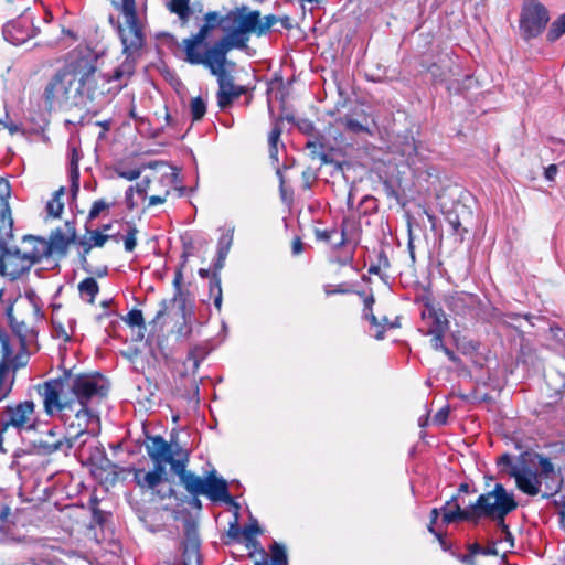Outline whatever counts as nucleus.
<instances>
[{
    "label": "nucleus",
    "instance_id": "f257e3e1",
    "mask_svg": "<svg viewBox=\"0 0 565 565\" xmlns=\"http://www.w3.org/2000/svg\"><path fill=\"white\" fill-rule=\"evenodd\" d=\"M96 72L90 53L73 54L65 66L47 83L44 97L51 107L76 106L86 96L90 98Z\"/></svg>",
    "mask_w": 565,
    "mask_h": 565
},
{
    "label": "nucleus",
    "instance_id": "f03ea898",
    "mask_svg": "<svg viewBox=\"0 0 565 565\" xmlns=\"http://www.w3.org/2000/svg\"><path fill=\"white\" fill-rule=\"evenodd\" d=\"M113 4L120 12V17L115 21L114 17L110 15L109 22L116 26L126 58L114 70L108 77V82H118L116 88L120 90L127 85L128 79L135 72L134 54L145 44L147 13L145 7H137L136 0H119L114 1Z\"/></svg>",
    "mask_w": 565,
    "mask_h": 565
},
{
    "label": "nucleus",
    "instance_id": "7ed1b4c3",
    "mask_svg": "<svg viewBox=\"0 0 565 565\" xmlns=\"http://www.w3.org/2000/svg\"><path fill=\"white\" fill-rule=\"evenodd\" d=\"M518 508V501L512 492H508L502 483H497L491 491L481 493L475 503L462 509L456 505L454 511L445 513L441 519L444 524L455 522H469L478 525L482 519H488L497 523L498 527L507 535L512 537L509 525L505 523V516Z\"/></svg>",
    "mask_w": 565,
    "mask_h": 565
},
{
    "label": "nucleus",
    "instance_id": "20e7f679",
    "mask_svg": "<svg viewBox=\"0 0 565 565\" xmlns=\"http://www.w3.org/2000/svg\"><path fill=\"white\" fill-rule=\"evenodd\" d=\"M109 388L108 379L99 372L74 373L72 370H64L61 376L39 385V393H49L53 390L61 398L89 405L105 398Z\"/></svg>",
    "mask_w": 565,
    "mask_h": 565
},
{
    "label": "nucleus",
    "instance_id": "39448f33",
    "mask_svg": "<svg viewBox=\"0 0 565 565\" xmlns=\"http://www.w3.org/2000/svg\"><path fill=\"white\" fill-rule=\"evenodd\" d=\"M44 398V409L46 414L53 416L55 413L66 428V436L72 439L73 445L84 435H93L88 427L92 422L99 423L97 413L89 405L81 404L78 401L64 399L51 390L49 393H40Z\"/></svg>",
    "mask_w": 565,
    "mask_h": 565
},
{
    "label": "nucleus",
    "instance_id": "423d86ee",
    "mask_svg": "<svg viewBox=\"0 0 565 565\" xmlns=\"http://www.w3.org/2000/svg\"><path fill=\"white\" fill-rule=\"evenodd\" d=\"M258 11L246 7L230 11L224 17L223 31L225 35L215 42L214 53L226 55L233 49H245L249 34L257 33Z\"/></svg>",
    "mask_w": 565,
    "mask_h": 565
},
{
    "label": "nucleus",
    "instance_id": "0eeeda50",
    "mask_svg": "<svg viewBox=\"0 0 565 565\" xmlns=\"http://www.w3.org/2000/svg\"><path fill=\"white\" fill-rule=\"evenodd\" d=\"M67 250L32 249L30 253H22L21 249H0V275L14 281L43 258L62 259L66 257Z\"/></svg>",
    "mask_w": 565,
    "mask_h": 565
},
{
    "label": "nucleus",
    "instance_id": "6e6552de",
    "mask_svg": "<svg viewBox=\"0 0 565 565\" xmlns=\"http://www.w3.org/2000/svg\"><path fill=\"white\" fill-rule=\"evenodd\" d=\"M224 25V17H221L216 11H210L204 15V23L198 33L186 38L182 41V49L185 54L184 61L190 64L199 65L211 61L213 56V45H207L206 39L211 32L217 26Z\"/></svg>",
    "mask_w": 565,
    "mask_h": 565
},
{
    "label": "nucleus",
    "instance_id": "1a4fd4ad",
    "mask_svg": "<svg viewBox=\"0 0 565 565\" xmlns=\"http://www.w3.org/2000/svg\"><path fill=\"white\" fill-rule=\"evenodd\" d=\"M180 483L190 495H204L212 502L232 501L227 481L214 468L204 477L191 471Z\"/></svg>",
    "mask_w": 565,
    "mask_h": 565
},
{
    "label": "nucleus",
    "instance_id": "9d476101",
    "mask_svg": "<svg viewBox=\"0 0 565 565\" xmlns=\"http://www.w3.org/2000/svg\"><path fill=\"white\" fill-rule=\"evenodd\" d=\"M225 63L226 55L213 52L211 61L201 64L209 68L211 74L217 77V103L222 109L230 106L235 98L244 93V87L235 85L233 77L226 73Z\"/></svg>",
    "mask_w": 565,
    "mask_h": 565
},
{
    "label": "nucleus",
    "instance_id": "9b49d317",
    "mask_svg": "<svg viewBox=\"0 0 565 565\" xmlns=\"http://www.w3.org/2000/svg\"><path fill=\"white\" fill-rule=\"evenodd\" d=\"M230 249H204L202 263L210 260L207 267H201L198 274L201 278H209L210 296L214 298V306L220 311L222 308L223 292L221 287V270L225 266Z\"/></svg>",
    "mask_w": 565,
    "mask_h": 565
},
{
    "label": "nucleus",
    "instance_id": "f8f14e48",
    "mask_svg": "<svg viewBox=\"0 0 565 565\" xmlns=\"http://www.w3.org/2000/svg\"><path fill=\"white\" fill-rule=\"evenodd\" d=\"M550 13L537 0H524L520 14V31L524 40L537 38L546 28Z\"/></svg>",
    "mask_w": 565,
    "mask_h": 565
},
{
    "label": "nucleus",
    "instance_id": "ddd939ff",
    "mask_svg": "<svg viewBox=\"0 0 565 565\" xmlns=\"http://www.w3.org/2000/svg\"><path fill=\"white\" fill-rule=\"evenodd\" d=\"M90 241L96 247H100L107 243L119 244L121 241L124 247L130 248L137 245L136 230L126 225L122 231H113V225H105L103 230L90 232Z\"/></svg>",
    "mask_w": 565,
    "mask_h": 565
},
{
    "label": "nucleus",
    "instance_id": "4468645a",
    "mask_svg": "<svg viewBox=\"0 0 565 565\" xmlns=\"http://www.w3.org/2000/svg\"><path fill=\"white\" fill-rule=\"evenodd\" d=\"M184 540L182 542V562L183 565H192L194 562L200 565V536L198 523L190 515L183 520Z\"/></svg>",
    "mask_w": 565,
    "mask_h": 565
},
{
    "label": "nucleus",
    "instance_id": "2eb2a0df",
    "mask_svg": "<svg viewBox=\"0 0 565 565\" xmlns=\"http://www.w3.org/2000/svg\"><path fill=\"white\" fill-rule=\"evenodd\" d=\"M177 305L179 313L181 318L183 319V322L177 328V334L180 338L188 339L192 334V319H193V310L192 308H188V295H184V307L181 306L180 300H173V297L169 300L163 299L160 302V309L158 310L157 315L150 321V324H157L167 313L170 305Z\"/></svg>",
    "mask_w": 565,
    "mask_h": 565
},
{
    "label": "nucleus",
    "instance_id": "dca6fc26",
    "mask_svg": "<svg viewBox=\"0 0 565 565\" xmlns=\"http://www.w3.org/2000/svg\"><path fill=\"white\" fill-rule=\"evenodd\" d=\"M34 403L32 401L20 402L14 406H7L1 417L2 430L9 427L23 429L29 422L30 416L34 413Z\"/></svg>",
    "mask_w": 565,
    "mask_h": 565
},
{
    "label": "nucleus",
    "instance_id": "f3484780",
    "mask_svg": "<svg viewBox=\"0 0 565 565\" xmlns=\"http://www.w3.org/2000/svg\"><path fill=\"white\" fill-rule=\"evenodd\" d=\"M146 451L151 461H168L172 456H179L181 446L178 443L167 441L162 436H151L146 434Z\"/></svg>",
    "mask_w": 565,
    "mask_h": 565
},
{
    "label": "nucleus",
    "instance_id": "a211bd4d",
    "mask_svg": "<svg viewBox=\"0 0 565 565\" xmlns=\"http://www.w3.org/2000/svg\"><path fill=\"white\" fill-rule=\"evenodd\" d=\"M20 297L8 300V305L4 309V315L8 320V324L12 333L19 339L22 349L26 348V342L30 337H36V331L31 328L23 318L15 315V306L19 302Z\"/></svg>",
    "mask_w": 565,
    "mask_h": 565
},
{
    "label": "nucleus",
    "instance_id": "6ab92c4d",
    "mask_svg": "<svg viewBox=\"0 0 565 565\" xmlns=\"http://www.w3.org/2000/svg\"><path fill=\"white\" fill-rule=\"evenodd\" d=\"M10 196L9 184L0 186V247H9L13 242V218L8 202Z\"/></svg>",
    "mask_w": 565,
    "mask_h": 565
},
{
    "label": "nucleus",
    "instance_id": "aec40b11",
    "mask_svg": "<svg viewBox=\"0 0 565 565\" xmlns=\"http://www.w3.org/2000/svg\"><path fill=\"white\" fill-rule=\"evenodd\" d=\"M74 227L70 223H65L63 227L56 228L52 232L49 242L38 236L24 235L22 243L41 244L44 245V247H67L74 241Z\"/></svg>",
    "mask_w": 565,
    "mask_h": 565
},
{
    "label": "nucleus",
    "instance_id": "412c9836",
    "mask_svg": "<svg viewBox=\"0 0 565 565\" xmlns=\"http://www.w3.org/2000/svg\"><path fill=\"white\" fill-rule=\"evenodd\" d=\"M479 298L475 294L454 291L445 297L446 307L457 316H466L476 308Z\"/></svg>",
    "mask_w": 565,
    "mask_h": 565
},
{
    "label": "nucleus",
    "instance_id": "4be33fe9",
    "mask_svg": "<svg viewBox=\"0 0 565 565\" xmlns=\"http://www.w3.org/2000/svg\"><path fill=\"white\" fill-rule=\"evenodd\" d=\"M422 319L428 323L426 334L445 333L449 328V321L447 320L444 310L441 308H437L429 300L425 302Z\"/></svg>",
    "mask_w": 565,
    "mask_h": 565
},
{
    "label": "nucleus",
    "instance_id": "5701e85b",
    "mask_svg": "<svg viewBox=\"0 0 565 565\" xmlns=\"http://www.w3.org/2000/svg\"><path fill=\"white\" fill-rule=\"evenodd\" d=\"M507 475L515 479L518 489L524 494L534 497L540 493V482L534 470L513 468L507 471Z\"/></svg>",
    "mask_w": 565,
    "mask_h": 565
},
{
    "label": "nucleus",
    "instance_id": "b1692460",
    "mask_svg": "<svg viewBox=\"0 0 565 565\" xmlns=\"http://www.w3.org/2000/svg\"><path fill=\"white\" fill-rule=\"evenodd\" d=\"M33 446L36 449V452L43 456H49L56 451H63L67 455L68 451L74 447L72 439H70L67 436L54 441H51V439L41 438L34 440Z\"/></svg>",
    "mask_w": 565,
    "mask_h": 565
},
{
    "label": "nucleus",
    "instance_id": "393cba45",
    "mask_svg": "<svg viewBox=\"0 0 565 565\" xmlns=\"http://www.w3.org/2000/svg\"><path fill=\"white\" fill-rule=\"evenodd\" d=\"M540 482V493L542 499H551L555 497L562 489L564 477L559 473L537 475Z\"/></svg>",
    "mask_w": 565,
    "mask_h": 565
},
{
    "label": "nucleus",
    "instance_id": "a878e982",
    "mask_svg": "<svg viewBox=\"0 0 565 565\" xmlns=\"http://www.w3.org/2000/svg\"><path fill=\"white\" fill-rule=\"evenodd\" d=\"M192 255L189 249H183V253L180 256V264L175 269L174 273V279H173V287H174V295L173 300H180L182 303L181 306L184 307V295H188L189 292L182 290V279H183V268L185 267L189 257Z\"/></svg>",
    "mask_w": 565,
    "mask_h": 565
},
{
    "label": "nucleus",
    "instance_id": "bb28decb",
    "mask_svg": "<svg viewBox=\"0 0 565 565\" xmlns=\"http://www.w3.org/2000/svg\"><path fill=\"white\" fill-rule=\"evenodd\" d=\"M354 249H330L328 260L331 265L349 267L351 270L358 269L353 266Z\"/></svg>",
    "mask_w": 565,
    "mask_h": 565
},
{
    "label": "nucleus",
    "instance_id": "cd10ccee",
    "mask_svg": "<svg viewBox=\"0 0 565 565\" xmlns=\"http://www.w3.org/2000/svg\"><path fill=\"white\" fill-rule=\"evenodd\" d=\"M168 463L170 465L171 471L178 476L180 482L191 472V470H188L189 452L182 447L180 455L172 456V459Z\"/></svg>",
    "mask_w": 565,
    "mask_h": 565
},
{
    "label": "nucleus",
    "instance_id": "c85d7f7f",
    "mask_svg": "<svg viewBox=\"0 0 565 565\" xmlns=\"http://www.w3.org/2000/svg\"><path fill=\"white\" fill-rule=\"evenodd\" d=\"M135 482L145 489L154 490L161 482H164L161 478H159L152 471L145 472L141 469H137L135 471Z\"/></svg>",
    "mask_w": 565,
    "mask_h": 565
},
{
    "label": "nucleus",
    "instance_id": "c756f323",
    "mask_svg": "<svg viewBox=\"0 0 565 565\" xmlns=\"http://www.w3.org/2000/svg\"><path fill=\"white\" fill-rule=\"evenodd\" d=\"M78 291L83 299L89 303H94L95 298L99 292V286L95 278L87 277L78 284Z\"/></svg>",
    "mask_w": 565,
    "mask_h": 565
},
{
    "label": "nucleus",
    "instance_id": "7c9ffc66",
    "mask_svg": "<svg viewBox=\"0 0 565 565\" xmlns=\"http://www.w3.org/2000/svg\"><path fill=\"white\" fill-rule=\"evenodd\" d=\"M249 521H250L249 524H247L243 527V536L246 541L247 547H249V546L256 547V546H259L260 543L254 536L262 534L263 530L260 529L258 521L255 518H253L252 515L249 516Z\"/></svg>",
    "mask_w": 565,
    "mask_h": 565
},
{
    "label": "nucleus",
    "instance_id": "2f4dec72",
    "mask_svg": "<svg viewBox=\"0 0 565 565\" xmlns=\"http://www.w3.org/2000/svg\"><path fill=\"white\" fill-rule=\"evenodd\" d=\"M1 353L2 359L0 361V392H3L6 388L2 387V383L12 362L13 350L10 342L3 341V343L1 344Z\"/></svg>",
    "mask_w": 565,
    "mask_h": 565
},
{
    "label": "nucleus",
    "instance_id": "473e14b6",
    "mask_svg": "<svg viewBox=\"0 0 565 565\" xmlns=\"http://www.w3.org/2000/svg\"><path fill=\"white\" fill-rule=\"evenodd\" d=\"M189 2L190 0H170L168 3V9L175 13L183 24L189 21L191 14Z\"/></svg>",
    "mask_w": 565,
    "mask_h": 565
},
{
    "label": "nucleus",
    "instance_id": "72a5a7b5",
    "mask_svg": "<svg viewBox=\"0 0 565 565\" xmlns=\"http://www.w3.org/2000/svg\"><path fill=\"white\" fill-rule=\"evenodd\" d=\"M122 320L129 326V327H138L140 330L138 339L143 338V331H146V321L143 318V313L140 309H132L130 310L126 317L122 318Z\"/></svg>",
    "mask_w": 565,
    "mask_h": 565
},
{
    "label": "nucleus",
    "instance_id": "f704fd0d",
    "mask_svg": "<svg viewBox=\"0 0 565 565\" xmlns=\"http://www.w3.org/2000/svg\"><path fill=\"white\" fill-rule=\"evenodd\" d=\"M92 249H83V253L79 254V259H81V265H82V268L90 274V275H95L97 277H104L108 274V267L106 265H102V266H93L88 260H87V254L90 252Z\"/></svg>",
    "mask_w": 565,
    "mask_h": 565
},
{
    "label": "nucleus",
    "instance_id": "c9c22d12",
    "mask_svg": "<svg viewBox=\"0 0 565 565\" xmlns=\"http://www.w3.org/2000/svg\"><path fill=\"white\" fill-rule=\"evenodd\" d=\"M565 34V13L554 20L546 33V40L551 43L557 41Z\"/></svg>",
    "mask_w": 565,
    "mask_h": 565
},
{
    "label": "nucleus",
    "instance_id": "e433bc0d",
    "mask_svg": "<svg viewBox=\"0 0 565 565\" xmlns=\"http://www.w3.org/2000/svg\"><path fill=\"white\" fill-rule=\"evenodd\" d=\"M269 551L271 553L269 565H288V556L284 545L274 542L269 546Z\"/></svg>",
    "mask_w": 565,
    "mask_h": 565
},
{
    "label": "nucleus",
    "instance_id": "4c0bfd02",
    "mask_svg": "<svg viewBox=\"0 0 565 565\" xmlns=\"http://www.w3.org/2000/svg\"><path fill=\"white\" fill-rule=\"evenodd\" d=\"M534 457L537 459V470H534L536 475H548V473H559L561 470H556L554 463L551 459L542 454H534Z\"/></svg>",
    "mask_w": 565,
    "mask_h": 565
},
{
    "label": "nucleus",
    "instance_id": "58836bf2",
    "mask_svg": "<svg viewBox=\"0 0 565 565\" xmlns=\"http://www.w3.org/2000/svg\"><path fill=\"white\" fill-rule=\"evenodd\" d=\"M64 194L63 188L55 192L54 198L47 202L46 210L47 213L53 217H58L63 210L64 204L61 201V196Z\"/></svg>",
    "mask_w": 565,
    "mask_h": 565
},
{
    "label": "nucleus",
    "instance_id": "ea45409f",
    "mask_svg": "<svg viewBox=\"0 0 565 565\" xmlns=\"http://www.w3.org/2000/svg\"><path fill=\"white\" fill-rule=\"evenodd\" d=\"M190 110L193 120H200L206 113V102L202 97L192 98Z\"/></svg>",
    "mask_w": 565,
    "mask_h": 565
},
{
    "label": "nucleus",
    "instance_id": "a19ab883",
    "mask_svg": "<svg viewBox=\"0 0 565 565\" xmlns=\"http://www.w3.org/2000/svg\"><path fill=\"white\" fill-rule=\"evenodd\" d=\"M323 290L326 296L330 297L333 295H347V294H353V285L349 282H341L337 285L334 288L332 285L328 284L323 286Z\"/></svg>",
    "mask_w": 565,
    "mask_h": 565
},
{
    "label": "nucleus",
    "instance_id": "79ce46f5",
    "mask_svg": "<svg viewBox=\"0 0 565 565\" xmlns=\"http://www.w3.org/2000/svg\"><path fill=\"white\" fill-rule=\"evenodd\" d=\"M110 206L111 203L104 199L95 201L89 210L88 218L93 221L99 217L102 214H106Z\"/></svg>",
    "mask_w": 565,
    "mask_h": 565
},
{
    "label": "nucleus",
    "instance_id": "37998d69",
    "mask_svg": "<svg viewBox=\"0 0 565 565\" xmlns=\"http://www.w3.org/2000/svg\"><path fill=\"white\" fill-rule=\"evenodd\" d=\"M226 535L232 541L241 542L243 527L239 526V513L237 511H234V520L230 523Z\"/></svg>",
    "mask_w": 565,
    "mask_h": 565
},
{
    "label": "nucleus",
    "instance_id": "c03bdc74",
    "mask_svg": "<svg viewBox=\"0 0 565 565\" xmlns=\"http://www.w3.org/2000/svg\"><path fill=\"white\" fill-rule=\"evenodd\" d=\"M468 551L471 554H481L484 556H498V550L495 548V543L493 542L491 546L483 547L479 543H473L468 545Z\"/></svg>",
    "mask_w": 565,
    "mask_h": 565
},
{
    "label": "nucleus",
    "instance_id": "a18cd8bd",
    "mask_svg": "<svg viewBox=\"0 0 565 565\" xmlns=\"http://www.w3.org/2000/svg\"><path fill=\"white\" fill-rule=\"evenodd\" d=\"M497 466L499 467V470L501 473L507 475V471L513 468H519L514 462L513 458L510 454L505 452L498 457L497 459Z\"/></svg>",
    "mask_w": 565,
    "mask_h": 565
},
{
    "label": "nucleus",
    "instance_id": "49530a36",
    "mask_svg": "<svg viewBox=\"0 0 565 565\" xmlns=\"http://www.w3.org/2000/svg\"><path fill=\"white\" fill-rule=\"evenodd\" d=\"M277 19L275 15H266L263 20L260 19V14L258 13V22H257V34L262 35L266 33L275 23Z\"/></svg>",
    "mask_w": 565,
    "mask_h": 565
},
{
    "label": "nucleus",
    "instance_id": "de8ad7c7",
    "mask_svg": "<svg viewBox=\"0 0 565 565\" xmlns=\"http://www.w3.org/2000/svg\"><path fill=\"white\" fill-rule=\"evenodd\" d=\"M109 516L110 513L103 511L102 509H94V511L92 512V523L103 527Z\"/></svg>",
    "mask_w": 565,
    "mask_h": 565
},
{
    "label": "nucleus",
    "instance_id": "09e8293b",
    "mask_svg": "<svg viewBox=\"0 0 565 565\" xmlns=\"http://www.w3.org/2000/svg\"><path fill=\"white\" fill-rule=\"evenodd\" d=\"M450 413L449 405L441 407L434 416L433 423L437 426H444L447 424V419Z\"/></svg>",
    "mask_w": 565,
    "mask_h": 565
},
{
    "label": "nucleus",
    "instance_id": "8fccbe9b",
    "mask_svg": "<svg viewBox=\"0 0 565 565\" xmlns=\"http://www.w3.org/2000/svg\"><path fill=\"white\" fill-rule=\"evenodd\" d=\"M204 356H205V352L203 351V349H201L199 347L191 349L188 353V360L193 361L194 369L199 367V365H200L201 361L204 359Z\"/></svg>",
    "mask_w": 565,
    "mask_h": 565
},
{
    "label": "nucleus",
    "instance_id": "3c124183",
    "mask_svg": "<svg viewBox=\"0 0 565 565\" xmlns=\"http://www.w3.org/2000/svg\"><path fill=\"white\" fill-rule=\"evenodd\" d=\"M11 515V508L9 504H2L0 509V532L4 533L7 530V524L10 522L9 518Z\"/></svg>",
    "mask_w": 565,
    "mask_h": 565
},
{
    "label": "nucleus",
    "instance_id": "603ef678",
    "mask_svg": "<svg viewBox=\"0 0 565 565\" xmlns=\"http://www.w3.org/2000/svg\"><path fill=\"white\" fill-rule=\"evenodd\" d=\"M25 296L30 300V306L32 307L35 317L38 319H42L43 312L41 310L40 305L38 303V298H36L35 292L33 290L25 291Z\"/></svg>",
    "mask_w": 565,
    "mask_h": 565
},
{
    "label": "nucleus",
    "instance_id": "864d4df0",
    "mask_svg": "<svg viewBox=\"0 0 565 565\" xmlns=\"http://www.w3.org/2000/svg\"><path fill=\"white\" fill-rule=\"evenodd\" d=\"M153 462V469L151 470L153 473H156L159 478H161L163 481H168L167 478V470L166 466L169 465L168 461H152Z\"/></svg>",
    "mask_w": 565,
    "mask_h": 565
},
{
    "label": "nucleus",
    "instance_id": "5fc2aeb1",
    "mask_svg": "<svg viewBox=\"0 0 565 565\" xmlns=\"http://www.w3.org/2000/svg\"><path fill=\"white\" fill-rule=\"evenodd\" d=\"M53 331L54 337L58 339H63L65 342L71 341V334H68L61 322L53 321Z\"/></svg>",
    "mask_w": 565,
    "mask_h": 565
},
{
    "label": "nucleus",
    "instance_id": "6e6d98bb",
    "mask_svg": "<svg viewBox=\"0 0 565 565\" xmlns=\"http://www.w3.org/2000/svg\"><path fill=\"white\" fill-rule=\"evenodd\" d=\"M344 126L347 127L348 130L352 132H361L366 130V128L362 124H360L356 119L352 118H347L344 120Z\"/></svg>",
    "mask_w": 565,
    "mask_h": 565
},
{
    "label": "nucleus",
    "instance_id": "4d7b16f0",
    "mask_svg": "<svg viewBox=\"0 0 565 565\" xmlns=\"http://www.w3.org/2000/svg\"><path fill=\"white\" fill-rule=\"evenodd\" d=\"M440 512H443L440 509L434 508L430 511L429 514V524L427 525V530L429 533L435 534L437 531L435 530V524L439 518Z\"/></svg>",
    "mask_w": 565,
    "mask_h": 565
},
{
    "label": "nucleus",
    "instance_id": "13d9d810",
    "mask_svg": "<svg viewBox=\"0 0 565 565\" xmlns=\"http://www.w3.org/2000/svg\"><path fill=\"white\" fill-rule=\"evenodd\" d=\"M459 493H456L454 494L448 501H446V503L440 508V510L443 511V515L445 513H449L450 511H454L456 509V505H460L458 503V499H459Z\"/></svg>",
    "mask_w": 565,
    "mask_h": 565
},
{
    "label": "nucleus",
    "instance_id": "bf43d9fd",
    "mask_svg": "<svg viewBox=\"0 0 565 565\" xmlns=\"http://www.w3.org/2000/svg\"><path fill=\"white\" fill-rule=\"evenodd\" d=\"M372 253L377 258L376 264H381V267L384 269L390 267V260H388V257L386 256L384 249H372Z\"/></svg>",
    "mask_w": 565,
    "mask_h": 565
},
{
    "label": "nucleus",
    "instance_id": "052dcab7",
    "mask_svg": "<svg viewBox=\"0 0 565 565\" xmlns=\"http://www.w3.org/2000/svg\"><path fill=\"white\" fill-rule=\"evenodd\" d=\"M117 173L120 178H124L128 181H132L139 178L140 170L139 169H130V170H117Z\"/></svg>",
    "mask_w": 565,
    "mask_h": 565
},
{
    "label": "nucleus",
    "instance_id": "680f3d73",
    "mask_svg": "<svg viewBox=\"0 0 565 565\" xmlns=\"http://www.w3.org/2000/svg\"><path fill=\"white\" fill-rule=\"evenodd\" d=\"M233 244V230H226L220 237L218 247H230Z\"/></svg>",
    "mask_w": 565,
    "mask_h": 565
},
{
    "label": "nucleus",
    "instance_id": "e2e57ef3",
    "mask_svg": "<svg viewBox=\"0 0 565 565\" xmlns=\"http://www.w3.org/2000/svg\"><path fill=\"white\" fill-rule=\"evenodd\" d=\"M444 334L445 333L431 334L433 335L431 341H430L431 347L436 351H439V350L441 351L445 348L444 342H443Z\"/></svg>",
    "mask_w": 565,
    "mask_h": 565
},
{
    "label": "nucleus",
    "instance_id": "0e129e2a",
    "mask_svg": "<svg viewBox=\"0 0 565 565\" xmlns=\"http://www.w3.org/2000/svg\"><path fill=\"white\" fill-rule=\"evenodd\" d=\"M451 554L455 555L461 563H463L466 565H476V561H475L476 554H471L470 551L468 554H458V555H456L455 553H451Z\"/></svg>",
    "mask_w": 565,
    "mask_h": 565
},
{
    "label": "nucleus",
    "instance_id": "69168bd1",
    "mask_svg": "<svg viewBox=\"0 0 565 565\" xmlns=\"http://www.w3.org/2000/svg\"><path fill=\"white\" fill-rule=\"evenodd\" d=\"M280 135H281V129L278 126H275L269 134V138H268L269 146L277 145L280 139Z\"/></svg>",
    "mask_w": 565,
    "mask_h": 565
},
{
    "label": "nucleus",
    "instance_id": "338daca9",
    "mask_svg": "<svg viewBox=\"0 0 565 565\" xmlns=\"http://www.w3.org/2000/svg\"><path fill=\"white\" fill-rule=\"evenodd\" d=\"M337 232H327V231H316V235L320 243H328L331 239L332 235H337Z\"/></svg>",
    "mask_w": 565,
    "mask_h": 565
},
{
    "label": "nucleus",
    "instance_id": "774afa93",
    "mask_svg": "<svg viewBox=\"0 0 565 565\" xmlns=\"http://www.w3.org/2000/svg\"><path fill=\"white\" fill-rule=\"evenodd\" d=\"M558 172V168L556 164H550L544 172L545 178L548 181H553Z\"/></svg>",
    "mask_w": 565,
    "mask_h": 565
}]
</instances>
